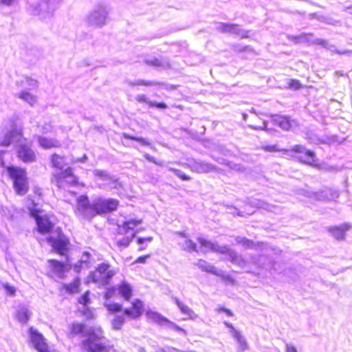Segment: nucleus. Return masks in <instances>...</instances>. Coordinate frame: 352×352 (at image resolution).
Here are the masks:
<instances>
[{
  "label": "nucleus",
  "mask_w": 352,
  "mask_h": 352,
  "mask_svg": "<svg viewBox=\"0 0 352 352\" xmlns=\"http://www.w3.org/2000/svg\"><path fill=\"white\" fill-rule=\"evenodd\" d=\"M103 338L101 327H98L97 330H91L89 338L81 342L82 349L85 352H118L113 345L101 342Z\"/></svg>",
  "instance_id": "obj_1"
},
{
  "label": "nucleus",
  "mask_w": 352,
  "mask_h": 352,
  "mask_svg": "<svg viewBox=\"0 0 352 352\" xmlns=\"http://www.w3.org/2000/svg\"><path fill=\"white\" fill-rule=\"evenodd\" d=\"M142 222V219H129L118 225L113 232V239L120 247L128 246L135 236V228Z\"/></svg>",
  "instance_id": "obj_2"
},
{
  "label": "nucleus",
  "mask_w": 352,
  "mask_h": 352,
  "mask_svg": "<svg viewBox=\"0 0 352 352\" xmlns=\"http://www.w3.org/2000/svg\"><path fill=\"white\" fill-rule=\"evenodd\" d=\"M6 170L9 177L12 180L15 193L20 196L25 195L29 190L25 168L10 165L6 167Z\"/></svg>",
  "instance_id": "obj_3"
},
{
  "label": "nucleus",
  "mask_w": 352,
  "mask_h": 352,
  "mask_svg": "<svg viewBox=\"0 0 352 352\" xmlns=\"http://www.w3.org/2000/svg\"><path fill=\"white\" fill-rule=\"evenodd\" d=\"M52 183L58 188H67L73 186H84L79 182L72 167H67L61 171L54 172L51 177Z\"/></svg>",
  "instance_id": "obj_4"
},
{
  "label": "nucleus",
  "mask_w": 352,
  "mask_h": 352,
  "mask_svg": "<svg viewBox=\"0 0 352 352\" xmlns=\"http://www.w3.org/2000/svg\"><path fill=\"white\" fill-rule=\"evenodd\" d=\"M284 153H292L299 162L311 166L319 167L318 160L316 153L311 149H307L302 144H295L290 149H284Z\"/></svg>",
  "instance_id": "obj_5"
},
{
  "label": "nucleus",
  "mask_w": 352,
  "mask_h": 352,
  "mask_svg": "<svg viewBox=\"0 0 352 352\" xmlns=\"http://www.w3.org/2000/svg\"><path fill=\"white\" fill-rule=\"evenodd\" d=\"M57 236H48L46 241L50 243L52 247V251L61 256H66L70 249V241L62 232L60 228L56 230Z\"/></svg>",
  "instance_id": "obj_6"
},
{
  "label": "nucleus",
  "mask_w": 352,
  "mask_h": 352,
  "mask_svg": "<svg viewBox=\"0 0 352 352\" xmlns=\"http://www.w3.org/2000/svg\"><path fill=\"white\" fill-rule=\"evenodd\" d=\"M15 153L16 157L24 164H31L36 162L37 155L33 149L31 142L26 140L19 142L15 146Z\"/></svg>",
  "instance_id": "obj_7"
},
{
  "label": "nucleus",
  "mask_w": 352,
  "mask_h": 352,
  "mask_svg": "<svg viewBox=\"0 0 352 352\" xmlns=\"http://www.w3.org/2000/svg\"><path fill=\"white\" fill-rule=\"evenodd\" d=\"M119 204L120 201L116 199H98L93 203V217L111 213L118 209Z\"/></svg>",
  "instance_id": "obj_8"
},
{
  "label": "nucleus",
  "mask_w": 352,
  "mask_h": 352,
  "mask_svg": "<svg viewBox=\"0 0 352 352\" xmlns=\"http://www.w3.org/2000/svg\"><path fill=\"white\" fill-rule=\"evenodd\" d=\"M47 263L49 270L48 276L52 277L56 276L60 278H66L65 273L72 269V264L68 262L67 257L66 258L65 262L55 258H50L47 260Z\"/></svg>",
  "instance_id": "obj_9"
},
{
  "label": "nucleus",
  "mask_w": 352,
  "mask_h": 352,
  "mask_svg": "<svg viewBox=\"0 0 352 352\" xmlns=\"http://www.w3.org/2000/svg\"><path fill=\"white\" fill-rule=\"evenodd\" d=\"M28 332L30 336V343L38 352H59L57 350L52 349L44 336L33 327H29Z\"/></svg>",
  "instance_id": "obj_10"
},
{
  "label": "nucleus",
  "mask_w": 352,
  "mask_h": 352,
  "mask_svg": "<svg viewBox=\"0 0 352 352\" xmlns=\"http://www.w3.org/2000/svg\"><path fill=\"white\" fill-rule=\"evenodd\" d=\"M93 204L89 203V197L87 195H82L76 199V214L85 219L89 220L93 218Z\"/></svg>",
  "instance_id": "obj_11"
},
{
  "label": "nucleus",
  "mask_w": 352,
  "mask_h": 352,
  "mask_svg": "<svg viewBox=\"0 0 352 352\" xmlns=\"http://www.w3.org/2000/svg\"><path fill=\"white\" fill-rule=\"evenodd\" d=\"M110 265L108 263H101L98 265L92 272V280L94 283L107 285L110 282L115 274L114 272L109 270Z\"/></svg>",
  "instance_id": "obj_12"
},
{
  "label": "nucleus",
  "mask_w": 352,
  "mask_h": 352,
  "mask_svg": "<svg viewBox=\"0 0 352 352\" xmlns=\"http://www.w3.org/2000/svg\"><path fill=\"white\" fill-rule=\"evenodd\" d=\"M98 328V327H90L88 329L87 325L84 323L74 322L70 323L67 327V336L69 338L82 336L88 338L91 330H97Z\"/></svg>",
  "instance_id": "obj_13"
},
{
  "label": "nucleus",
  "mask_w": 352,
  "mask_h": 352,
  "mask_svg": "<svg viewBox=\"0 0 352 352\" xmlns=\"http://www.w3.org/2000/svg\"><path fill=\"white\" fill-rule=\"evenodd\" d=\"M21 140H26V138L23 136L22 129H14L7 131L0 137V146H9L14 141L20 142Z\"/></svg>",
  "instance_id": "obj_14"
},
{
  "label": "nucleus",
  "mask_w": 352,
  "mask_h": 352,
  "mask_svg": "<svg viewBox=\"0 0 352 352\" xmlns=\"http://www.w3.org/2000/svg\"><path fill=\"white\" fill-rule=\"evenodd\" d=\"M60 291L64 294L74 295L80 292L81 291V279L80 277L74 278L69 283H64L60 287Z\"/></svg>",
  "instance_id": "obj_15"
},
{
  "label": "nucleus",
  "mask_w": 352,
  "mask_h": 352,
  "mask_svg": "<svg viewBox=\"0 0 352 352\" xmlns=\"http://www.w3.org/2000/svg\"><path fill=\"white\" fill-rule=\"evenodd\" d=\"M36 230L41 234H47L52 233L54 230V223L51 221L50 218L43 215L36 221Z\"/></svg>",
  "instance_id": "obj_16"
},
{
  "label": "nucleus",
  "mask_w": 352,
  "mask_h": 352,
  "mask_svg": "<svg viewBox=\"0 0 352 352\" xmlns=\"http://www.w3.org/2000/svg\"><path fill=\"white\" fill-rule=\"evenodd\" d=\"M247 124L256 130L267 129V124L258 114L251 112L248 116H244Z\"/></svg>",
  "instance_id": "obj_17"
},
{
  "label": "nucleus",
  "mask_w": 352,
  "mask_h": 352,
  "mask_svg": "<svg viewBox=\"0 0 352 352\" xmlns=\"http://www.w3.org/2000/svg\"><path fill=\"white\" fill-rule=\"evenodd\" d=\"M123 312L129 318H138L143 313V303L140 299H135L131 302V307L124 309Z\"/></svg>",
  "instance_id": "obj_18"
},
{
  "label": "nucleus",
  "mask_w": 352,
  "mask_h": 352,
  "mask_svg": "<svg viewBox=\"0 0 352 352\" xmlns=\"http://www.w3.org/2000/svg\"><path fill=\"white\" fill-rule=\"evenodd\" d=\"M274 124L278 126L282 129L289 131L294 126L297 125L294 120H291L289 117L285 116H274L272 118Z\"/></svg>",
  "instance_id": "obj_19"
},
{
  "label": "nucleus",
  "mask_w": 352,
  "mask_h": 352,
  "mask_svg": "<svg viewBox=\"0 0 352 352\" xmlns=\"http://www.w3.org/2000/svg\"><path fill=\"white\" fill-rule=\"evenodd\" d=\"M351 226L348 223H343L340 226H330L328 231L337 240H343L345 237L346 232L348 231Z\"/></svg>",
  "instance_id": "obj_20"
},
{
  "label": "nucleus",
  "mask_w": 352,
  "mask_h": 352,
  "mask_svg": "<svg viewBox=\"0 0 352 352\" xmlns=\"http://www.w3.org/2000/svg\"><path fill=\"white\" fill-rule=\"evenodd\" d=\"M38 143L44 149L56 148L61 146L60 141L58 140L47 137H38Z\"/></svg>",
  "instance_id": "obj_21"
},
{
  "label": "nucleus",
  "mask_w": 352,
  "mask_h": 352,
  "mask_svg": "<svg viewBox=\"0 0 352 352\" xmlns=\"http://www.w3.org/2000/svg\"><path fill=\"white\" fill-rule=\"evenodd\" d=\"M50 162L54 169L61 171L63 170L64 166L67 164L66 157L56 153H53L50 155Z\"/></svg>",
  "instance_id": "obj_22"
},
{
  "label": "nucleus",
  "mask_w": 352,
  "mask_h": 352,
  "mask_svg": "<svg viewBox=\"0 0 352 352\" xmlns=\"http://www.w3.org/2000/svg\"><path fill=\"white\" fill-rule=\"evenodd\" d=\"M118 293L126 300H129L133 296L132 287L126 281L118 285Z\"/></svg>",
  "instance_id": "obj_23"
},
{
  "label": "nucleus",
  "mask_w": 352,
  "mask_h": 352,
  "mask_svg": "<svg viewBox=\"0 0 352 352\" xmlns=\"http://www.w3.org/2000/svg\"><path fill=\"white\" fill-rule=\"evenodd\" d=\"M31 317V311L25 306L20 307L15 314L16 319L22 323H27Z\"/></svg>",
  "instance_id": "obj_24"
},
{
  "label": "nucleus",
  "mask_w": 352,
  "mask_h": 352,
  "mask_svg": "<svg viewBox=\"0 0 352 352\" xmlns=\"http://www.w3.org/2000/svg\"><path fill=\"white\" fill-rule=\"evenodd\" d=\"M218 30L221 33H232L235 34H239L241 32L238 25L230 23H221L218 27Z\"/></svg>",
  "instance_id": "obj_25"
},
{
  "label": "nucleus",
  "mask_w": 352,
  "mask_h": 352,
  "mask_svg": "<svg viewBox=\"0 0 352 352\" xmlns=\"http://www.w3.org/2000/svg\"><path fill=\"white\" fill-rule=\"evenodd\" d=\"M196 265L203 272L210 273L213 275L217 274V268L213 265L208 263L204 259H199Z\"/></svg>",
  "instance_id": "obj_26"
},
{
  "label": "nucleus",
  "mask_w": 352,
  "mask_h": 352,
  "mask_svg": "<svg viewBox=\"0 0 352 352\" xmlns=\"http://www.w3.org/2000/svg\"><path fill=\"white\" fill-rule=\"evenodd\" d=\"M232 336L237 341V347L239 352H243L248 349V344L240 331H234Z\"/></svg>",
  "instance_id": "obj_27"
},
{
  "label": "nucleus",
  "mask_w": 352,
  "mask_h": 352,
  "mask_svg": "<svg viewBox=\"0 0 352 352\" xmlns=\"http://www.w3.org/2000/svg\"><path fill=\"white\" fill-rule=\"evenodd\" d=\"M145 63L148 66L154 68H163L165 67H170V65L168 63H164L162 59L157 57L145 60Z\"/></svg>",
  "instance_id": "obj_28"
},
{
  "label": "nucleus",
  "mask_w": 352,
  "mask_h": 352,
  "mask_svg": "<svg viewBox=\"0 0 352 352\" xmlns=\"http://www.w3.org/2000/svg\"><path fill=\"white\" fill-rule=\"evenodd\" d=\"M159 322L160 324H168L169 325V327L176 331H178L181 333H182L183 335H187V331L185 330L184 329L179 327L178 325H177L176 324H175L174 322H170V320H168L167 318H164V317H160L159 318Z\"/></svg>",
  "instance_id": "obj_29"
},
{
  "label": "nucleus",
  "mask_w": 352,
  "mask_h": 352,
  "mask_svg": "<svg viewBox=\"0 0 352 352\" xmlns=\"http://www.w3.org/2000/svg\"><path fill=\"white\" fill-rule=\"evenodd\" d=\"M133 86H144V87H151V86H161L164 85L162 82L159 81H151V80H138L131 83Z\"/></svg>",
  "instance_id": "obj_30"
},
{
  "label": "nucleus",
  "mask_w": 352,
  "mask_h": 352,
  "mask_svg": "<svg viewBox=\"0 0 352 352\" xmlns=\"http://www.w3.org/2000/svg\"><path fill=\"white\" fill-rule=\"evenodd\" d=\"M19 96L20 98L27 101L30 104H34L36 102V96L27 91H21Z\"/></svg>",
  "instance_id": "obj_31"
},
{
  "label": "nucleus",
  "mask_w": 352,
  "mask_h": 352,
  "mask_svg": "<svg viewBox=\"0 0 352 352\" xmlns=\"http://www.w3.org/2000/svg\"><path fill=\"white\" fill-rule=\"evenodd\" d=\"M214 275L220 277L222 281L225 283L226 285H234L236 284L235 279L229 274H222L217 270V274Z\"/></svg>",
  "instance_id": "obj_32"
},
{
  "label": "nucleus",
  "mask_w": 352,
  "mask_h": 352,
  "mask_svg": "<svg viewBox=\"0 0 352 352\" xmlns=\"http://www.w3.org/2000/svg\"><path fill=\"white\" fill-rule=\"evenodd\" d=\"M89 295L90 292L87 290L78 298V302L82 305L84 307H87L91 302Z\"/></svg>",
  "instance_id": "obj_33"
},
{
  "label": "nucleus",
  "mask_w": 352,
  "mask_h": 352,
  "mask_svg": "<svg viewBox=\"0 0 352 352\" xmlns=\"http://www.w3.org/2000/svg\"><path fill=\"white\" fill-rule=\"evenodd\" d=\"M124 323V318L121 316H115L111 322L112 327L116 330L120 329Z\"/></svg>",
  "instance_id": "obj_34"
},
{
  "label": "nucleus",
  "mask_w": 352,
  "mask_h": 352,
  "mask_svg": "<svg viewBox=\"0 0 352 352\" xmlns=\"http://www.w3.org/2000/svg\"><path fill=\"white\" fill-rule=\"evenodd\" d=\"M183 248L184 250L191 252H198L196 243L190 239L186 240Z\"/></svg>",
  "instance_id": "obj_35"
},
{
  "label": "nucleus",
  "mask_w": 352,
  "mask_h": 352,
  "mask_svg": "<svg viewBox=\"0 0 352 352\" xmlns=\"http://www.w3.org/2000/svg\"><path fill=\"white\" fill-rule=\"evenodd\" d=\"M104 306L111 313L118 312L122 310V305L116 302H105Z\"/></svg>",
  "instance_id": "obj_36"
},
{
  "label": "nucleus",
  "mask_w": 352,
  "mask_h": 352,
  "mask_svg": "<svg viewBox=\"0 0 352 352\" xmlns=\"http://www.w3.org/2000/svg\"><path fill=\"white\" fill-rule=\"evenodd\" d=\"M123 136L126 139L137 141L144 146H148L150 144V142L148 140L143 138L142 137H136L126 133H124Z\"/></svg>",
  "instance_id": "obj_37"
},
{
  "label": "nucleus",
  "mask_w": 352,
  "mask_h": 352,
  "mask_svg": "<svg viewBox=\"0 0 352 352\" xmlns=\"http://www.w3.org/2000/svg\"><path fill=\"white\" fill-rule=\"evenodd\" d=\"M170 170L182 181H189L191 179L190 176L185 174L179 169L172 168H170Z\"/></svg>",
  "instance_id": "obj_38"
},
{
  "label": "nucleus",
  "mask_w": 352,
  "mask_h": 352,
  "mask_svg": "<svg viewBox=\"0 0 352 352\" xmlns=\"http://www.w3.org/2000/svg\"><path fill=\"white\" fill-rule=\"evenodd\" d=\"M226 255L228 256L229 260L233 263H239L240 261L242 260L234 251L232 249H229Z\"/></svg>",
  "instance_id": "obj_39"
},
{
  "label": "nucleus",
  "mask_w": 352,
  "mask_h": 352,
  "mask_svg": "<svg viewBox=\"0 0 352 352\" xmlns=\"http://www.w3.org/2000/svg\"><path fill=\"white\" fill-rule=\"evenodd\" d=\"M118 292V286L107 288L104 294L105 299H110L116 296Z\"/></svg>",
  "instance_id": "obj_40"
},
{
  "label": "nucleus",
  "mask_w": 352,
  "mask_h": 352,
  "mask_svg": "<svg viewBox=\"0 0 352 352\" xmlns=\"http://www.w3.org/2000/svg\"><path fill=\"white\" fill-rule=\"evenodd\" d=\"M152 241H153L152 236H148V237H145V238H142V237L138 238L137 243H138V244L141 245L139 247V251H142V250H145V248H146V245H144L142 244L146 243H151Z\"/></svg>",
  "instance_id": "obj_41"
},
{
  "label": "nucleus",
  "mask_w": 352,
  "mask_h": 352,
  "mask_svg": "<svg viewBox=\"0 0 352 352\" xmlns=\"http://www.w3.org/2000/svg\"><path fill=\"white\" fill-rule=\"evenodd\" d=\"M261 149L265 152L270 153H275L283 151L284 149H280L276 144H271V145H263L261 146Z\"/></svg>",
  "instance_id": "obj_42"
},
{
  "label": "nucleus",
  "mask_w": 352,
  "mask_h": 352,
  "mask_svg": "<svg viewBox=\"0 0 352 352\" xmlns=\"http://www.w3.org/2000/svg\"><path fill=\"white\" fill-rule=\"evenodd\" d=\"M197 242L199 243V244L200 245V246L201 248H206V249H208L210 250L214 244L212 242H210V241H208L206 239L202 238V237L198 238Z\"/></svg>",
  "instance_id": "obj_43"
},
{
  "label": "nucleus",
  "mask_w": 352,
  "mask_h": 352,
  "mask_svg": "<svg viewBox=\"0 0 352 352\" xmlns=\"http://www.w3.org/2000/svg\"><path fill=\"white\" fill-rule=\"evenodd\" d=\"M302 87V85L299 80L296 79H290L288 82L287 88L290 89H298Z\"/></svg>",
  "instance_id": "obj_44"
},
{
  "label": "nucleus",
  "mask_w": 352,
  "mask_h": 352,
  "mask_svg": "<svg viewBox=\"0 0 352 352\" xmlns=\"http://www.w3.org/2000/svg\"><path fill=\"white\" fill-rule=\"evenodd\" d=\"M229 249L230 248L226 246L222 247L218 245L213 244L211 250L219 254H226Z\"/></svg>",
  "instance_id": "obj_45"
},
{
  "label": "nucleus",
  "mask_w": 352,
  "mask_h": 352,
  "mask_svg": "<svg viewBox=\"0 0 352 352\" xmlns=\"http://www.w3.org/2000/svg\"><path fill=\"white\" fill-rule=\"evenodd\" d=\"M215 311L218 314L225 313L228 316L230 317L233 316L234 315L233 312L230 309L226 308L223 305H218L216 307Z\"/></svg>",
  "instance_id": "obj_46"
},
{
  "label": "nucleus",
  "mask_w": 352,
  "mask_h": 352,
  "mask_svg": "<svg viewBox=\"0 0 352 352\" xmlns=\"http://www.w3.org/2000/svg\"><path fill=\"white\" fill-rule=\"evenodd\" d=\"M237 243L246 248H252L254 245V241L245 237L239 239L237 240Z\"/></svg>",
  "instance_id": "obj_47"
},
{
  "label": "nucleus",
  "mask_w": 352,
  "mask_h": 352,
  "mask_svg": "<svg viewBox=\"0 0 352 352\" xmlns=\"http://www.w3.org/2000/svg\"><path fill=\"white\" fill-rule=\"evenodd\" d=\"M30 215L35 219L36 221L38 218H41L43 215H40L41 210L36 208H29Z\"/></svg>",
  "instance_id": "obj_48"
},
{
  "label": "nucleus",
  "mask_w": 352,
  "mask_h": 352,
  "mask_svg": "<svg viewBox=\"0 0 352 352\" xmlns=\"http://www.w3.org/2000/svg\"><path fill=\"white\" fill-rule=\"evenodd\" d=\"M181 311L183 313V314H185L188 316H189V317L190 318H196V314H195V312L188 306L186 305H184V307H181L180 309Z\"/></svg>",
  "instance_id": "obj_49"
},
{
  "label": "nucleus",
  "mask_w": 352,
  "mask_h": 352,
  "mask_svg": "<svg viewBox=\"0 0 352 352\" xmlns=\"http://www.w3.org/2000/svg\"><path fill=\"white\" fill-rule=\"evenodd\" d=\"M144 157L148 160V162H151V163H153L156 165H158V166H161L162 165V162L155 158L154 157L150 155L148 153H145L143 155Z\"/></svg>",
  "instance_id": "obj_50"
},
{
  "label": "nucleus",
  "mask_w": 352,
  "mask_h": 352,
  "mask_svg": "<svg viewBox=\"0 0 352 352\" xmlns=\"http://www.w3.org/2000/svg\"><path fill=\"white\" fill-rule=\"evenodd\" d=\"M148 106L149 107H155L162 109H165L168 107L167 104L164 102H149Z\"/></svg>",
  "instance_id": "obj_51"
},
{
  "label": "nucleus",
  "mask_w": 352,
  "mask_h": 352,
  "mask_svg": "<svg viewBox=\"0 0 352 352\" xmlns=\"http://www.w3.org/2000/svg\"><path fill=\"white\" fill-rule=\"evenodd\" d=\"M80 312L81 315L85 316L87 319H92L94 318V315L92 311L87 307H85L83 310L80 311Z\"/></svg>",
  "instance_id": "obj_52"
},
{
  "label": "nucleus",
  "mask_w": 352,
  "mask_h": 352,
  "mask_svg": "<svg viewBox=\"0 0 352 352\" xmlns=\"http://www.w3.org/2000/svg\"><path fill=\"white\" fill-rule=\"evenodd\" d=\"M3 288L6 289V292L10 296H14L16 294V288L15 287L9 285L8 283H6L3 285Z\"/></svg>",
  "instance_id": "obj_53"
},
{
  "label": "nucleus",
  "mask_w": 352,
  "mask_h": 352,
  "mask_svg": "<svg viewBox=\"0 0 352 352\" xmlns=\"http://www.w3.org/2000/svg\"><path fill=\"white\" fill-rule=\"evenodd\" d=\"M135 100L140 103H147L148 104V102H150L148 100V98H146L145 94L138 95L135 97Z\"/></svg>",
  "instance_id": "obj_54"
},
{
  "label": "nucleus",
  "mask_w": 352,
  "mask_h": 352,
  "mask_svg": "<svg viewBox=\"0 0 352 352\" xmlns=\"http://www.w3.org/2000/svg\"><path fill=\"white\" fill-rule=\"evenodd\" d=\"M149 256H150V254H146V255L139 256V257H138L135 259V263H144L146 262V259Z\"/></svg>",
  "instance_id": "obj_55"
},
{
  "label": "nucleus",
  "mask_w": 352,
  "mask_h": 352,
  "mask_svg": "<svg viewBox=\"0 0 352 352\" xmlns=\"http://www.w3.org/2000/svg\"><path fill=\"white\" fill-rule=\"evenodd\" d=\"M224 324L230 329L232 335L233 336L234 334V331H239L237 329H236L233 325L228 322H224Z\"/></svg>",
  "instance_id": "obj_56"
},
{
  "label": "nucleus",
  "mask_w": 352,
  "mask_h": 352,
  "mask_svg": "<svg viewBox=\"0 0 352 352\" xmlns=\"http://www.w3.org/2000/svg\"><path fill=\"white\" fill-rule=\"evenodd\" d=\"M286 352H298L296 347L291 344L286 345Z\"/></svg>",
  "instance_id": "obj_57"
},
{
  "label": "nucleus",
  "mask_w": 352,
  "mask_h": 352,
  "mask_svg": "<svg viewBox=\"0 0 352 352\" xmlns=\"http://www.w3.org/2000/svg\"><path fill=\"white\" fill-rule=\"evenodd\" d=\"M175 301L177 305L179 307V309H181V307H184V304L182 302H181L178 298H175Z\"/></svg>",
  "instance_id": "obj_58"
},
{
  "label": "nucleus",
  "mask_w": 352,
  "mask_h": 352,
  "mask_svg": "<svg viewBox=\"0 0 352 352\" xmlns=\"http://www.w3.org/2000/svg\"><path fill=\"white\" fill-rule=\"evenodd\" d=\"M87 160V156L84 155L82 157L77 159L76 162H85Z\"/></svg>",
  "instance_id": "obj_59"
},
{
  "label": "nucleus",
  "mask_w": 352,
  "mask_h": 352,
  "mask_svg": "<svg viewBox=\"0 0 352 352\" xmlns=\"http://www.w3.org/2000/svg\"><path fill=\"white\" fill-rule=\"evenodd\" d=\"M241 38H248L250 37V35H249V32L248 31H245L242 33L241 36Z\"/></svg>",
  "instance_id": "obj_60"
},
{
  "label": "nucleus",
  "mask_w": 352,
  "mask_h": 352,
  "mask_svg": "<svg viewBox=\"0 0 352 352\" xmlns=\"http://www.w3.org/2000/svg\"><path fill=\"white\" fill-rule=\"evenodd\" d=\"M177 87H178V85H169V86L167 87V89H170V90H172V89H177Z\"/></svg>",
  "instance_id": "obj_61"
},
{
  "label": "nucleus",
  "mask_w": 352,
  "mask_h": 352,
  "mask_svg": "<svg viewBox=\"0 0 352 352\" xmlns=\"http://www.w3.org/2000/svg\"><path fill=\"white\" fill-rule=\"evenodd\" d=\"M348 9H349V13L352 14V6L349 7Z\"/></svg>",
  "instance_id": "obj_62"
},
{
  "label": "nucleus",
  "mask_w": 352,
  "mask_h": 352,
  "mask_svg": "<svg viewBox=\"0 0 352 352\" xmlns=\"http://www.w3.org/2000/svg\"><path fill=\"white\" fill-rule=\"evenodd\" d=\"M48 131H50V129H46L45 130L43 131L44 133H47Z\"/></svg>",
  "instance_id": "obj_63"
}]
</instances>
